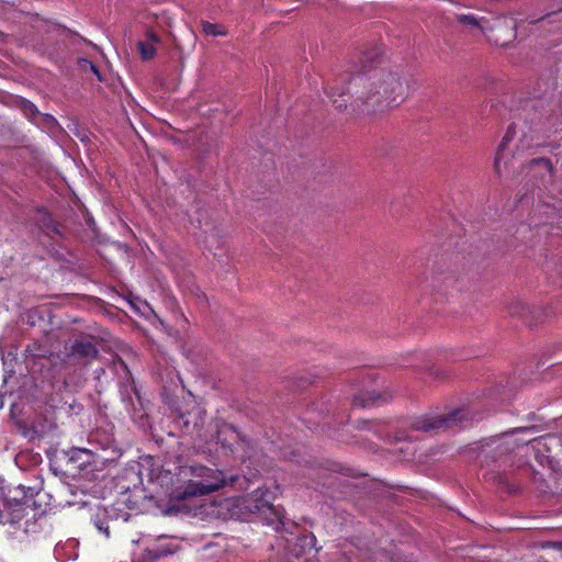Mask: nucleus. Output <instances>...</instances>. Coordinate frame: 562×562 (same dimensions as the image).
Segmentation results:
<instances>
[{"instance_id": "1", "label": "nucleus", "mask_w": 562, "mask_h": 562, "mask_svg": "<svg viewBox=\"0 0 562 562\" xmlns=\"http://www.w3.org/2000/svg\"><path fill=\"white\" fill-rule=\"evenodd\" d=\"M407 97V86L394 72L373 70L355 76L345 88L335 87L330 94L337 109L373 115L398 105Z\"/></svg>"}, {"instance_id": "2", "label": "nucleus", "mask_w": 562, "mask_h": 562, "mask_svg": "<svg viewBox=\"0 0 562 562\" xmlns=\"http://www.w3.org/2000/svg\"><path fill=\"white\" fill-rule=\"evenodd\" d=\"M460 27L471 35H483L496 45L506 46L515 36L514 19L504 15H477L472 12H460L454 15Z\"/></svg>"}, {"instance_id": "3", "label": "nucleus", "mask_w": 562, "mask_h": 562, "mask_svg": "<svg viewBox=\"0 0 562 562\" xmlns=\"http://www.w3.org/2000/svg\"><path fill=\"white\" fill-rule=\"evenodd\" d=\"M533 137L522 125L509 126L504 135L494 160V169L499 176H508L520 165L525 153L532 145Z\"/></svg>"}, {"instance_id": "4", "label": "nucleus", "mask_w": 562, "mask_h": 562, "mask_svg": "<svg viewBox=\"0 0 562 562\" xmlns=\"http://www.w3.org/2000/svg\"><path fill=\"white\" fill-rule=\"evenodd\" d=\"M180 476L184 486L177 487L171 494V499L182 501L205 495L227 484L221 472L201 465L183 468Z\"/></svg>"}, {"instance_id": "5", "label": "nucleus", "mask_w": 562, "mask_h": 562, "mask_svg": "<svg viewBox=\"0 0 562 562\" xmlns=\"http://www.w3.org/2000/svg\"><path fill=\"white\" fill-rule=\"evenodd\" d=\"M467 413L463 409H456L448 414L420 416L414 419L412 427L415 430L429 432L439 429H448L457 426L467 418Z\"/></svg>"}, {"instance_id": "6", "label": "nucleus", "mask_w": 562, "mask_h": 562, "mask_svg": "<svg viewBox=\"0 0 562 562\" xmlns=\"http://www.w3.org/2000/svg\"><path fill=\"white\" fill-rule=\"evenodd\" d=\"M267 492L258 488L245 501V508L249 513H266L272 510L270 501L266 497Z\"/></svg>"}, {"instance_id": "7", "label": "nucleus", "mask_w": 562, "mask_h": 562, "mask_svg": "<svg viewBox=\"0 0 562 562\" xmlns=\"http://www.w3.org/2000/svg\"><path fill=\"white\" fill-rule=\"evenodd\" d=\"M160 43L159 36L151 31L146 32L144 38L138 42V52L143 60H150L157 53Z\"/></svg>"}, {"instance_id": "8", "label": "nucleus", "mask_w": 562, "mask_h": 562, "mask_svg": "<svg viewBox=\"0 0 562 562\" xmlns=\"http://www.w3.org/2000/svg\"><path fill=\"white\" fill-rule=\"evenodd\" d=\"M391 397L392 394L389 391H384L383 393L373 391L368 393L366 398H362L360 395L355 396L353 404L358 406L378 405L387 402Z\"/></svg>"}, {"instance_id": "9", "label": "nucleus", "mask_w": 562, "mask_h": 562, "mask_svg": "<svg viewBox=\"0 0 562 562\" xmlns=\"http://www.w3.org/2000/svg\"><path fill=\"white\" fill-rule=\"evenodd\" d=\"M529 428H517L512 431L505 432L501 438L495 440L496 448L502 451H508L509 447L516 445L520 447L518 443V439L515 438L516 435L530 432Z\"/></svg>"}, {"instance_id": "10", "label": "nucleus", "mask_w": 562, "mask_h": 562, "mask_svg": "<svg viewBox=\"0 0 562 562\" xmlns=\"http://www.w3.org/2000/svg\"><path fill=\"white\" fill-rule=\"evenodd\" d=\"M130 304L137 314L145 318H150L154 315V311L148 303L138 297L131 300Z\"/></svg>"}, {"instance_id": "11", "label": "nucleus", "mask_w": 562, "mask_h": 562, "mask_svg": "<svg viewBox=\"0 0 562 562\" xmlns=\"http://www.w3.org/2000/svg\"><path fill=\"white\" fill-rule=\"evenodd\" d=\"M72 352L83 357H91L97 353V350L89 341H78L72 346Z\"/></svg>"}, {"instance_id": "12", "label": "nucleus", "mask_w": 562, "mask_h": 562, "mask_svg": "<svg viewBox=\"0 0 562 562\" xmlns=\"http://www.w3.org/2000/svg\"><path fill=\"white\" fill-rule=\"evenodd\" d=\"M202 29L203 32L210 36H224L226 34L225 29L222 25L215 23L203 22Z\"/></svg>"}, {"instance_id": "13", "label": "nucleus", "mask_w": 562, "mask_h": 562, "mask_svg": "<svg viewBox=\"0 0 562 562\" xmlns=\"http://www.w3.org/2000/svg\"><path fill=\"white\" fill-rule=\"evenodd\" d=\"M525 308L526 305L519 300L514 301L508 305V312L513 316H522Z\"/></svg>"}, {"instance_id": "14", "label": "nucleus", "mask_w": 562, "mask_h": 562, "mask_svg": "<svg viewBox=\"0 0 562 562\" xmlns=\"http://www.w3.org/2000/svg\"><path fill=\"white\" fill-rule=\"evenodd\" d=\"M22 110L24 114L29 117H34L35 115H37V110L35 105L29 101L22 102Z\"/></svg>"}, {"instance_id": "15", "label": "nucleus", "mask_w": 562, "mask_h": 562, "mask_svg": "<svg viewBox=\"0 0 562 562\" xmlns=\"http://www.w3.org/2000/svg\"><path fill=\"white\" fill-rule=\"evenodd\" d=\"M80 64H81L82 68H89L91 71H93L98 76L99 79H101L98 69L91 61H89L87 59H82L80 61Z\"/></svg>"}, {"instance_id": "16", "label": "nucleus", "mask_w": 562, "mask_h": 562, "mask_svg": "<svg viewBox=\"0 0 562 562\" xmlns=\"http://www.w3.org/2000/svg\"><path fill=\"white\" fill-rule=\"evenodd\" d=\"M43 120H44L45 122H47V126H48L49 128H52L53 126H56V125H57V122H56V121H55V119H54V117H52V116H43Z\"/></svg>"}, {"instance_id": "17", "label": "nucleus", "mask_w": 562, "mask_h": 562, "mask_svg": "<svg viewBox=\"0 0 562 562\" xmlns=\"http://www.w3.org/2000/svg\"><path fill=\"white\" fill-rule=\"evenodd\" d=\"M533 161L537 164L543 165L546 168H549V161L546 159H538V160H533Z\"/></svg>"}, {"instance_id": "18", "label": "nucleus", "mask_w": 562, "mask_h": 562, "mask_svg": "<svg viewBox=\"0 0 562 562\" xmlns=\"http://www.w3.org/2000/svg\"><path fill=\"white\" fill-rule=\"evenodd\" d=\"M9 520H10L9 517H5L2 513H0V522L1 524H4V522H7Z\"/></svg>"}, {"instance_id": "19", "label": "nucleus", "mask_w": 562, "mask_h": 562, "mask_svg": "<svg viewBox=\"0 0 562 562\" xmlns=\"http://www.w3.org/2000/svg\"><path fill=\"white\" fill-rule=\"evenodd\" d=\"M448 1H449V2H451V3H452V4H454V5H463V7H465V8H470V5L461 4V3H459L458 1H454V0H448Z\"/></svg>"}]
</instances>
